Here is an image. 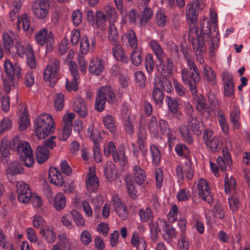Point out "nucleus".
<instances>
[{
    "mask_svg": "<svg viewBox=\"0 0 250 250\" xmlns=\"http://www.w3.org/2000/svg\"><path fill=\"white\" fill-rule=\"evenodd\" d=\"M186 61L189 69L193 71L189 73L188 69L186 68L182 69L181 71L182 80L185 84L189 85L191 93L193 95H195L197 93V84L201 79L200 73L196 64L191 59L187 58Z\"/></svg>",
    "mask_w": 250,
    "mask_h": 250,
    "instance_id": "obj_1",
    "label": "nucleus"
},
{
    "mask_svg": "<svg viewBox=\"0 0 250 250\" xmlns=\"http://www.w3.org/2000/svg\"><path fill=\"white\" fill-rule=\"evenodd\" d=\"M210 15L211 16V24L208 23L209 27L208 32L205 33L203 31V35L201 37L203 42H208L210 45L211 53H213V50L217 48L219 38H218L219 33L217 29V15L215 11L210 9Z\"/></svg>",
    "mask_w": 250,
    "mask_h": 250,
    "instance_id": "obj_2",
    "label": "nucleus"
},
{
    "mask_svg": "<svg viewBox=\"0 0 250 250\" xmlns=\"http://www.w3.org/2000/svg\"><path fill=\"white\" fill-rule=\"evenodd\" d=\"M35 131L39 139L45 138L48 134L54 132L55 123L51 116L48 114H42L36 119L35 123Z\"/></svg>",
    "mask_w": 250,
    "mask_h": 250,
    "instance_id": "obj_3",
    "label": "nucleus"
},
{
    "mask_svg": "<svg viewBox=\"0 0 250 250\" xmlns=\"http://www.w3.org/2000/svg\"><path fill=\"white\" fill-rule=\"evenodd\" d=\"M4 72L8 79H3V86L5 92L9 93L12 86H14V79L16 77L18 79L21 78L22 75L21 68L17 63L13 64L9 59H5L4 62Z\"/></svg>",
    "mask_w": 250,
    "mask_h": 250,
    "instance_id": "obj_4",
    "label": "nucleus"
},
{
    "mask_svg": "<svg viewBox=\"0 0 250 250\" xmlns=\"http://www.w3.org/2000/svg\"><path fill=\"white\" fill-rule=\"evenodd\" d=\"M203 8V4H201L198 0H194L191 3H188L187 5L186 16L187 20L190 21V23L189 22L190 36H198L196 22L198 11Z\"/></svg>",
    "mask_w": 250,
    "mask_h": 250,
    "instance_id": "obj_5",
    "label": "nucleus"
},
{
    "mask_svg": "<svg viewBox=\"0 0 250 250\" xmlns=\"http://www.w3.org/2000/svg\"><path fill=\"white\" fill-rule=\"evenodd\" d=\"M106 101L110 104H113L116 101L114 91L110 86L101 87L98 91L95 103V109L99 112L105 108Z\"/></svg>",
    "mask_w": 250,
    "mask_h": 250,
    "instance_id": "obj_6",
    "label": "nucleus"
},
{
    "mask_svg": "<svg viewBox=\"0 0 250 250\" xmlns=\"http://www.w3.org/2000/svg\"><path fill=\"white\" fill-rule=\"evenodd\" d=\"M187 123L188 126L185 125H180L179 131L184 140L191 144L193 142V139L189 130L194 134H200L201 132V125L197 118L193 116L189 117Z\"/></svg>",
    "mask_w": 250,
    "mask_h": 250,
    "instance_id": "obj_7",
    "label": "nucleus"
},
{
    "mask_svg": "<svg viewBox=\"0 0 250 250\" xmlns=\"http://www.w3.org/2000/svg\"><path fill=\"white\" fill-rule=\"evenodd\" d=\"M60 61L57 58L50 59L43 73L44 80L50 83L53 86L59 79V71L60 67Z\"/></svg>",
    "mask_w": 250,
    "mask_h": 250,
    "instance_id": "obj_8",
    "label": "nucleus"
},
{
    "mask_svg": "<svg viewBox=\"0 0 250 250\" xmlns=\"http://www.w3.org/2000/svg\"><path fill=\"white\" fill-rule=\"evenodd\" d=\"M104 153L105 156L111 155L115 162H118L122 166H125L128 161L127 157L125 155V151L121 148L118 151L116 149L115 146L112 142H110L104 146Z\"/></svg>",
    "mask_w": 250,
    "mask_h": 250,
    "instance_id": "obj_9",
    "label": "nucleus"
},
{
    "mask_svg": "<svg viewBox=\"0 0 250 250\" xmlns=\"http://www.w3.org/2000/svg\"><path fill=\"white\" fill-rule=\"evenodd\" d=\"M35 39L37 42L43 46L46 44L48 51H51L55 45V39L52 32H48L46 28L40 30L36 34Z\"/></svg>",
    "mask_w": 250,
    "mask_h": 250,
    "instance_id": "obj_10",
    "label": "nucleus"
},
{
    "mask_svg": "<svg viewBox=\"0 0 250 250\" xmlns=\"http://www.w3.org/2000/svg\"><path fill=\"white\" fill-rule=\"evenodd\" d=\"M157 225L159 231L163 232L162 235L163 239L167 243L171 242L172 238L176 237L177 233L175 229L168 225L165 220L159 219Z\"/></svg>",
    "mask_w": 250,
    "mask_h": 250,
    "instance_id": "obj_11",
    "label": "nucleus"
},
{
    "mask_svg": "<svg viewBox=\"0 0 250 250\" xmlns=\"http://www.w3.org/2000/svg\"><path fill=\"white\" fill-rule=\"evenodd\" d=\"M10 145L12 149L18 151L20 154V157L33 153L29 144L26 141H21L18 136L13 139Z\"/></svg>",
    "mask_w": 250,
    "mask_h": 250,
    "instance_id": "obj_12",
    "label": "nucleus"
},
{
    "mask_svg": "<svg viewBox=\"0 0 250 250\" xmlns=\"http://www.w3.org/2000/svg\"><path fill=\"white\" fill-rule=\"evenodd\" d=\"M16 188L19 202L28 203L32 197V192L29 185L22 181H19L17 183Z\"/></svg>",
    "mask_w": 250,
    "mask_h": 250,
    "instance_id": "obj_13",
    "label": "nucleus"
},
{
    "mask_svg": "<svg viewBox=\"0 0 250 250\" xmlns=\"http://www.w3.org/2000/svg\"><path fill=\"white\" fill-rule=\"evenodd\" d=\"M49 8V3L46 0H36L32 7L34 15L40 19L46 17Z\"/></svg>",
    "mask_w": 250,
    "mask_h": 250,
    "instance_id": "obj_14",
    "label": "nucleus"
},
{
    "mask_svg": "<svg viewBox=\"0 0 250 250\" xmlns=\"http://www.w3.org/2000/svg\"><path fill=\"white\" fill-rule=\"evenodd\" d=\"M177 176L179 178L184 179L185 175L188 180H191L193 176L194 171L192 163L189 159H187L185 162V165L182 166L178 165L176 168Z\"/></svg>",
    "mask_w": 250,
    "mask_h": 250,
    "instance_id": "obj_15",
    "label": "nucleus"
},
{
    "mask_svg": "<svg viewBox=\"0 0 250 250\" xmlns=\"http://www.w3.org/2000/svg\"><path fill=\"white\" fill-rule=\"evenodd\" d=\"M198 195L203 200L210 204L213 201V196L210 189L205 179L199 180L197 185Z\"/></svg>",
    "mask_w": 250,
    "mask_h": 250,
    "instance_id": "obj_16",
    "label": "nucleus"
},
{
    "mask_svg": "<svg viewBox=\"0 0 250 250\" xmlns=\"http://www.w3.org/2000/svg\"><path fill=\"white\" fill-rule=\"evenodd\" d=\"M85 184L87 189L90 192H96L99 187V179L95 173V170L92 167H89V172L87 173Z\"/></svg>",
    "mask_w": 250,
    "mask_h": 250,
    "instance_id": "obj_17",
    "label": "nucleus"
},
{
    "mask_svg": "<svg viewBox=\"0 0 250 250\" xmlns=\"http://www.w3.org/2000/svg\"><path fill=\"white\" fill-rule=\"evenodd\" d=\"M163 84L160 80H155L152 95L156 104L161 106L164 100Z\"/></svg>",
    "mask_w": 250,
    "mask_h": 250,
    "instance_id": "obj_18",
    "label": "nucleus"
},
{
    "mask_svg": "<svg viewBox=\"0 0 250 250\" xmlns=\"http://www.w3.org/2000/svg\"><path fill=\"white\" fill-rule=\"evenodd\" d=\"M160 63L158 70L164 78H169L172 74L173 63L170 58H167L166 61H158Z\"/></svg>",
    "mask_w": 250,
    "mask_h": 250,
    "instance_id": "obj_19",
    "label": "nucleus"
},
{
    "mask_svg": "<svg viewBox=\"0 0 250 250\" xmlns=\"http://www.w3.org/2000/svg\"><path fill=\"white\" fill-rule=\"evenodd\" d=\"M112 201L115 210L118 216L122 219H125L128 216V211L125 203L122 202L117 196L113 197Z\"/></svg>",
    "mask_w": 250,
    "mask_h": 250,
    "instance_id": "obj_20",
    "label": "nucleus"
},
{
    "mask_svg": "<svg viewBox=\"0 0 250 250\" xmlns=\"http://www.w3.org/2000/svg\"><path fill=\"white\" fill-rule=\"evenodd\" d=\"M96 45V39L92 37L90 39L87 36L82 38L80 43V52L86 55L90 51H93Z\"/></svg>",
    "mask_w": 250,
    "mask_h": 250,
    "instance_id": "obj_21",
    "label": "nucleus"
},
{
    "mask_svg": "<svg viewBox=\"0 0 250 250\" xmlns=\"http://www.w3.org/2000/svg\"><path fill=\"white\" fill-rule=\"evenodd\" d=\"M166 102L170 112L174 115L176 119L180 120L182 117V113L179 110L180 108L179 101L176 99L172 98L170 96H167Z\"/></svg>",
    "mask_w": 250,
    "mask_h": 250,
    "instance_id": "obj_22",
    "label": "nucleus"
},
{
    "mask_svg": "<svg viewBox=\"0 0 250 250\" xmlns=\"http://www.w3.org/2000/svg\"><path fill=\"white\" fill-rule=\"evenodd\" d=\"M39 233L48 244H53L56 240V232L51 226H45L42 228Z\"/></svg>",
    "mask_w": 250,
    "mask_h": 250,
    "instance_id": "obj_23",
    "label": "nucleus"
},
{
    "mask_svg": "<svg viewBox=\"0 0 250 250\" xmlns=\"http://www.w3.org/2000/svg\"><path fill=\"white\" fill-rule=\"evenodd\" d=\"M104 68V62L98 58H93L89 65L90 73L98 76L101 74Z\"/></svg>",
    "mask_w": 250,
    "mask_h": 250,
    "instance_id": "obj_24",
    "label": "nucleus"
},
{
    "mask_svg": "<svg viewBox=\"0 0 250 250\" xmlns=\"http://www.w3.org/2000/svg\"><path fill=\"white\" fill-rule=\"evenodd\" d=\"M73 109L79 116L85 117L88 114V109L84 100L80 97L76 98L74 102Z\"/></svg>",
    "mask_w": 250,
    "mask_h": 250,
    "instance_id": "obj_25",
    "label": "nucleus"
},
{
    "mask_svg": "<svg viewBox=\"0 0 250 250\" xmlns=\"http://www.w3.org/2000/svg\"><path fill=\"white\" fill-rule=\"evenodd\" d=\"M48 178L50 183L58 186H62L64 182L63 178L59 169L54 167L50 168Z\"/></svg>",
    "mask_w": 250,
    "mask_h": 250,
    "instance_id": "obj_26",
    "label": "nucleus"
},
{
    "mask_svg": "<svg viewBox=\"0 0 250 250\" xmlns=\"http://www.w3.org/2000/svg\"><path fill=\"white\" fill-rule=\"evenodd\" d=\"M22 172V167L18 161H14L9 164L5 170L6 176L10 181L12 180L14 175Z\"/></svg>",
    "mask_w": 250,
    "mask_h": 250,
    "instance_id": "obj_27",
    "label": "nucleus"
},
{
    "mask_svg": "<svg viewBox=\"0 0 250 250\" xmlns=\"http://www.w3.org/2000/svg\"><path fill=\"white\" fill-rule=\"evenodd\" d=\"M123 42H127L128 46L133 48L138 46V41L134 30L130 29L124 33L121 37Z\"/></svg>",
    "mask_w": 250,
    "mask_h": 250,
    "instance_id": "obj_28",
    "label": "nucleus"
},
{
    "mask_svg": "<svg viewBox=\"0 0 250 250\" xmlns=\"http://www.w3.org/2000/svg\"><path fill=\"white\" fill-rule=\"evenodd\" d=\"M111 44L113 46L112 49V52L116 60L122 62H126L127 59L125 55V51L122 45L119 42Z\"/></svg>",
    "mask_w": 250,
    "mask_h": 250,
    "instance_id": "obj_29",
    "label": "nucleus"
},
{
    "mask_svg": "<svg viewBox=\"0 0 250 250\" xmlns=\"http://www.w3.org/2000/svg\"><path fill=\"white\" fill-rule=\"evenodd\" d=\"M130 243L134 247L136 248V250H146V242L145 238L141 236L137 232L133 233Z\"/></svg>",
    "mask_w": 250,
    "mask_h": 250,
    "instance_id": "obj_30",
    "label": "nucleus"
},
{
    "mask_svg": "<svg viewBox=\"0 0 250 250\" xmlns=\"http://www.w3.org/2000/svg\"><path fill=\"white\" fill-rule=\"evenodd\" d=\"M133 175L135 183L141 185L146 180V175L145 170L138 165H135L133 167Z\"/></svg>",
    "mask_w": 250,
    "mask_h": 250,
    "instance_id": "obj_31",
    "label": "nucleus"
},
{
    "mask_svg": "<svg viewBox=\"0 0 250 250\" xmlns=\"http://www.w3.org/2000/svg\"><path fill=\"white\" fill-rule=\"evenodd\" d=\"M149 46L158 61H162L165 57L166 53L158 42L153 40L149 42Z\"/></svg>",
    "mask_w": 250,
    "mask_h": 250,
    "instance_id": "obj_32",
    "label": "nucleus"
},
{
    "mask_svg": "<svg viewBox=\"0 0 250 250\" xmlns=\"http://www.w3.org/2000/svg\"><path fill=\"white\" fill-rule=\"evenodd\" d=\"M196 108L201 115L205 116L211 115L212 110L206 103L205 99L202 97L197 99Z\"/></svg>",
    "mask_w": 250,
    "mask_h": 250,
    "instance_id": "obj_33",
    "label": "nucleus"
},
{
    "mask_svg": "<svg viewBox=\"0 0 250 250\" xmlns=\"http://www.w3.org/2000/svg\"><path fill=\"white\" fill-rule=\"evenodd\" d=\"M223 153V157L219 156L217 159V163L219 168L222 170L225 171L227 169V166L229 167L232 163V160L229 153L228 151Z\"/></svg>",
    "mask_w": 250,
    "mask_h": 250,
    "instance_id": "obj_34",
    "label": "nucleus"
},
{
    "mask_svg": "<svg viewBox=\"0 0 250 250\" xmlns=\"http://www.w3.org/2000/svg\"><path fill=\"white\" fill-rule=\"evenodd\" d=\"M203 78L208 83L213 84L216 83V74L212 68L207 64H205L203 68Z\"/></svg>",
    "mask_w": 250,
    "mask_h": 250,
    "instance_id": "obj_35",
    "label": "nucleus"
},
{
    "mask_svg": "<svg viewBox=\"0 0 250 250\" xmlns=\"http://www.w3.org/2000/svg\"><path fill=\"white\" fill-rule=\"evenodd\" d=\"M132 49L130 58L132 63L137 66L140 65L143 61V49L138 46Z\"/></svg>",
    "mask_w": 250,
    "mask_h": 250,
    "instance_id": "obj_36",
    "label": "nucleus"
},
{
    "mask_svg": "<svg viewBox=\"0 0 250 250\" xmlns=\"http://www.w3.org/2000/svg\"><path fill=\"white\" fill-rule=\"evenodd\" d=\"M103 12L109 23L116 22L118 16L117 10L114 7L107 5L104 7Z\"/></svg>",
    "mask_w": 250,
    "mask_h": 250,
    "instance_id": "obj_37",
    "label": "nucleus"
},
{
    "mask_svg": "<svg viewBox=\"0 0 250 250\" xmlns=\"http://www.w3.org/2000/svg\"><path fill=\"white\" fill-rule=\"evenodd\" d=\"M36 159L40 164L44 163L49 157V151L44 146H39L36 152Z\"/></svg>",
    "mask_w": 250,
    "mask_h": 250,
    "instance_id": "obj_38",
    "label": "nucleus"
},
{
    "mask_svg": "<svg viewBox=\"0 0 250 250\" xmlns=\"http://www.w3.org/2000/svg\"><path fill=\"white\" fill-rule=\"evenodd\" d=\"M146 134L144 129H140L138 134L137 143L139 148L143 156H145L147 153V149L146 147Z\"/></svg>",
    "mask_w": 250,
    "mask_h": 250,
    "instance_id": "obj_39",
    "label": "nucleus"
},
{
    "mask_svg": "<svg viewBox=\"0 0 250 250\" xmlns=\"http://www.w3.org/2000/svg\"><path fill=\"white\" fill-rule=\"evenodd\" d=\"M107 34L108 39L111 44L118 42V31L114 23H109Z\"/></svg>",
    "mask_w": 250,
    "mask_h": 250,
    "instance_id": "obj_40",
    "label": "nucleus"
},
{
    "mask_svg": "<svg viewBox=\"0 0 250 250\" xmlns=\"http://www.w3.org/2000/svg\"><path fill=\"white\" fill-rule=\"evenodd\" d=\"M86 135L93 141L94 145L98 144L101 139L100 133L97 129L94 128L93 124L88 126Z\"/></svg>",
    "mask_w": 250,
    "mask_h": 250,
    "instance_id": "obj_41",
    "label": "nucleus"
},
{
    "mask_svg": "<svg viewBox=\"0 0 250 250\" xmlns=\"http://www.w3.org/2000/svg\"><path fill=\"white\" fill-rule=\"evenodd\" d=\"M150 152L152 158V163L155 166H158L161 159V155L158 147L152 144L150 146Z\"/></svg>",
    "mask_w": 250,
    "mask_h": 250,
    "instance_id": "obj_42",
    "label": "nucleus"
},
{
    "mask_svg": "<svg viewBox=\"0 0 250 250\" xmlns=\"http://www.w3.org/2000/svg\"><path fill=\"white\" fill-rule=\"evenodd\" d=\"M58 237L59 240L58 243H60V246H62L64 250H71L72 243L65 233H61L58 234Z\"/></svg>",
    "mask_w": 250,
    "mask_h": 250,
    "instance_id": "obj_43",
    "label": "nucleus"
},
{
    "mask_svg": "<svg viewBox=\"0 0 250 250\" xmlns=\"http://www.w3.org/2000/svg\"><path fill=\"white\" fill-rule=\"evenodd\" d=\"M103 121L105 127L112 133L116 131V125L114 119L111 115H106L103 117Z\"/></svg>",
    "mask_w": 250,
    "mask_h": 250,
    "instance_id": "obj_44",
    "label": "nucleus"
},
{
    "mask_svg": "<svg viewBox=\"0 0 250 250\" xmlns=\"http://www.w3.org/2000/svg\"><path fill=\"white\" fill-rule=\"evenodd\" d=\"M66 205V199L65 196L61 193H58L55 195L54 206L58 210L63 209Z\"/></svg>",
    "mask_w": 250,
    "mask_h": 250,
    "instance_id": "obj_45",
    "label": "nucleus"
},
{
    "mask_svg": "<svg viewBox=\"0 0 250 250\" xmlns=\"http://www.w3.org/2000/svg\"><path fill=\"white\" fill-rule=\"evenodd\" d=\"M236 182L234 178L230 176L229 177L228 174H226L225 178V191L227 193L235 191Z\"/></svg>",
    "mask_w": 250,
    "mask_h": 250,
    "instance_id": "obj_46",
    "label": "nucleus"
},
{
    "mask_svg": "<svg viewBox=\"0 0 250 250\" xmlns=\"http://www.w3.org/2000/svg\"><path fill=\"white\" fill-rule=\"evenodd\" d=\"M206 146L213 152H216L220 151L222 143L217 136H213L212 139L206 144Z\"/></svg>",
    "mask_w": 250,
    "mask_h": 250,
    "instance_id": "obj_47",
    "label": "nucleus"
},
{
    "mask_svg": "<svg viewBox=\"0 0 250 250\" xmlns=\"http://www.w3.org/2000/svg\"><path fill=\"white\" fill-rule=\"evenodd\" d=\"M139 215L141 221L144 222H151L152 220V212L149 207L142 208L139 211Z\"/></svg>",
    "mask_w": 250,
    "mask_h": 250,
    "instance_id": "obj_48",
    "label": "nucleus"
},
{
    "mask_svg": "<svg viewBox=\"0 0 250 250\" xmlns=\"http://www.w3.org/2000/svg\"><path fill=\"white\" fill-rule=\"evenodd\" d=\"M153 12L150 8L148 6L144 7L141 16L140 24L143 26H145L148 21L151 18Z\"/></svg>",
    "mask_w": 250,
    "mask_h": 250,
    "instance_id": "obj_49",
    "label": "nucleus"
},
{
    "mask_svg": "<svg viewBox=\"0 0 250 250\" xmlns=\"http://www.w3.org/2000/svg\"><path fill=\"white\" fill-rule=\"evenodd\" d=\"M240 118V110L237 106H234L230 112V119L233 124L235 128L237 129L240 126L239 120Z\"/></svg>",
    "mask_w": 250,
    "mask_h": 250,
    "instance_id": "obj_50",
    "label": "nucleus"
},
{
    "mask_svg": "<svg viewBox=\"0 0 250 250\" xmlns=\"http://www.w3.org/2000/svg\"><path fill=\"white\" fill-rule=\"evenodd\" d=\"M70 213L73 218L76 225L79 227H84L85 225V220L83 216L77 210L72 209Z\"/></svg>",
    "mask_w": 250,
    "mask_h": 250,
    "instance_id": "obj_51",
    "label": "nucleus"
},
{
    "mask_svg": "<svg viewBox=\"0 0 250 250\" xmlns=\"http://www.w3.org/2000/svg\"><path fill=\"white\" fill-rule=\"evenodd\" d=\"M107 19L102 11H98L96 15V22L97 27L101 29H104L106 26Z\"/></svg>",
    "mask_w": 250,
    "mask_h": 250,
    "instance_id": "obj_52",
    "label": "nucleus"
},
{
    "mask_svg": "<svg viewBox=\"0 0 250 250\" xmlns=\"http://www.w3.org/2000/svg\"><path fill=\"white\" fill-rule=\"evenodd\" d=\"M0 246L7 250H15L9 240L0 229Z\"/></svg>",
    "mask_w": 250,
    "mask_h": 250,
    "instance_id": "obj_53",
    "label": "nucleus"
},
{
    "mask_svg": "<svg viewBox=\"0 0 250 250\" xmlns=\"http://www.w3.org/2000/svg\"><path fill=\"white\" fill-rule=\"evenodd\" d=\"M148 129L154 137L158 136L159 134V126L157 122L156 118L153 116L148 123Z\"/></svg>",
    "mask_w": 250,
    "mask_h": 250,
    "instance_id": "obj_54",
    "label": "nucleus"
},
{
    "mask_svg": "<svg viewBox=\"0 0 250 250\" xmlns=\"http://www.w3.org/2000/svg\"><path fill=\"white\" fill-rule=\"evenodd\" d=\"M125 129L129 135H132L134 132V122L132 117L128 116L124 121Z\"/></svg>",
    "mask_w": 250,
    "mask_h": 250,
    "instance_id": "obj_55",
    "label": "nucleus"
},
{
    "mask_svg": "<svg viewBox=\"0 0 250 250\" xmlns=\"http://www.w3.org/2000/svg\"><path fill=\"white\" fill-rule=\"evenodd\" d=\"M17 53L20 57L23 58L29 49L32 48L29 46H25L21 42H17L15 44Z\"/></svg>",
    "mask_w": 250,
    "mask_h": 250,
    "instance_id": "obj_56",
    "label": "nucleus"
},
{
    "mask_svg": "<svg viewBox=\"0 0 250 250\" xmlns=\"http://www.w3.org/2000/svg\"><path fill=\"white\" fill-rule=\"evenodd\" d=\"M125 183L127 188V192L130 196L134 199L136 198L137 191L136 190L135 186L130 177H126Z\"/></svg>",
    "mask_w": 250,
    "mask_h": 250,
    "instance_id": "obj_57",
    "label": "nucleus"
},
{
    "mask_svg": "<svg viewBox=\"0 0 250 250\" xmlns=\"http://www.w3.org/2000/svg\"><path fill=\"white\" fill-rule=\"evenodd\" d=\"M30 125V121L28 118V113L26 111L22 112L21 120L19 123V129L21 131L24 130Z\"/></svg>",
    "mask_w": 250,
    "mask_h": 250,
    "instance_id": "obj_58",
    "label": "nucleus"
},
{
    "mask_svg": "<svg viewBox=\"0 0 250 250\" xmlns=\"http://www.w3.org/2000/svg\"><path fill=\"white\" fill-rule=\"evenodd\" d=\"M80 240L84 245L88 246L92 242V235L88 230L84 229L81 233Z\"/></svg>",
    "mask_w": 250,
    "mask_h": 250,
    "instance_id": "obj_59",
    "label": "nucleus"
},
{
    "mask_svg": "<svg viewBox=\"0 0 250 250\" xmlns=\"http://www.w3.org/2000/svg\"><path fill=\"white\" fill-rule=\"evenodd\" d=\"M145 63L147 72L151 73L153 70L154 66V61L153 55L151 54L148 53L146 55Z\"/></svg>",
    "mask_w": 250,
    "mask_h": 250,
    "instance_id": "obj_60",
    "label": "nucleus"
},
{
    "mask_svg": "<svg viewBox=\"0 0 250 250\" xmlns=\"http://www.w3.org/2000/svg\"><path fill=\"white\" fill-rule=\"evenodd\" d=\"M177 199L179 201H186L189 200L191 197L189 190L187 188L180 189L177 194Z\"/></svg>",
    "mask_w": 250,
    "mask_h": 250,
    "instance_id": "obj_61",
    "label": "nucleus"
},
{
    "mask_svg": "<svg viewBox=\"0 0 250 250\" xmlns=\"http://www.w3.org/2000/svg\"><path fill=\"white\" fill-rule=\"evenodd\" d=\"M26 62L27 65L34 69L36 67V62L33 49H29L26 53Z\"/></svg>",
    "mask_w": 250,
    "mask_h": 250,
    "instance_id": "obj_62",
    "label": "nucleus"
},
{
    "mask_svg": "<svg viewBox=\"0 0 250 250\" xmlns=\"http://www.w3.org/2000/svg\"><path fill=\"white\" fill-rule=\"evenodd\" d=\"M72 128L71 125H64L63 129L59 134V139L62 141L66 140L70 136L71 133Z\"/></svg>",
    "mask_w": 250,
    "mask_h": 250,
    "instance_id": "obj_63",
    "label": "nucleus"
},
{
    "mask_svg": "<svg viewBox=\"0 0 250 250\" xmlns=\"http://www.w3.org/2000/svg\"><path fill=\"white\" fill-rule=\"evenodd\" d=\"M55 108L57 110H61L64 106V95L62 93H58L54 101Z\"/></svg>",
    "mask_w": 250,
    "mask_h": 250,
    "instance_id": "obj_64",
    "label": "nucleus"
}]
</instances>
